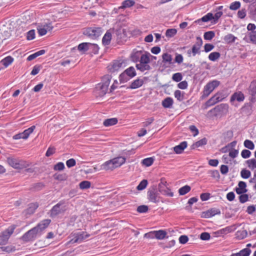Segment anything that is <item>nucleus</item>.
<instances>
[{
	"mask_svg": "<svg viewBox=\"0 0 256 256\" xmlns=\"http://www.w3.org/2000/svg\"><path fill=\"white\" fill-rule=\"evenodd\" d=\"M46 50H41L39 51H38L32 54H30L26 58V60L28 61H31L34 59H35L36 58H37L38 56H40L41 55H42L46 53Z\"/></svg>",
	"mask_w": 256,
	"mask_h": 256,
	"instance_id": "obj_40",
	"label": "nucleus"
},
{
	"mask_svg": "<svg viewBox=\"0 0 256 256\" xmlns=\"http://www.w3.org/2000/svg\"><path fill=\"white\" fill-rule=\"evenodd\" d=\"M246 162L247 164L248 167L251 170L256 168V160L255 158L247 160Z\"/></svg>",
	"mask_w": 256,
	"mask_h": 256,
	"instance_id": "obj_63",
	"label": "nucleus"
},
{
	"mask_svg": "<svg viewBox=\"0 0 256 256\" xmlns=\"http://www.w3.org/2000/svg\"><path fill=\"white\" fill-rule=\"evenodd\" d=\"M244 145L245 148L250 150H253L254 148V142L250 140H245L244 142Z\"/></svg>",
	"mask_w": 256,
	"mask_h": 256,
	"instance_id": "obj_62",
	"label": "nucleus"
},
{
	"mask_svg": "<svg viewBox=\"0 0 256 256\" xmlns=\"http://www.w3.org/2000/svg\"><path fill=\"white\" fill-rule=\"evenodd\" d=\"M18 226L16 224H12L6 229L0 233V245L6 244L10 236L13 234L14 230Z\"/></svg>",
	"mask_w": 256,
	"mask_h": 256,
	"instance_id": "obj_4",
	"label": "nucleus"
},
{
	"mask_svg": "<svg viewBox=\"0 0 256 256\" xmlns=\"http://www.w3.org/2000/svg\"><path fill=\"white\" fill-rule=\"evenodd\" d=\"M112 35L110 30H107L102 38V44L104 46L109 45L110 43Z\"/></svg>",
	"mask_w": 256,
	"mask_h": 256,
	"instance_id": "obj_31",
	"label": "nucleus"
},
{
	"mask_svg": "<svg viewBox=\"0 0 256 256\" xmlns=\"http://www.w3.org/2000/svg\"><path fill=\"white\" fill-rule=\"evenodd\" d=\"M94 89L96 90L100 91L99 93V96L102 97L107 93L108 87L106 86V85L102 82H100L96 85Z\"/></svg>",
	"mask_w": 256,
	"mask_h": 256,
	"instance_id": "obj_23",
	"label": "nucleus"
},
{
	"mask_svg": "<svg viewBox=\"0 0 256 256\" xmlns=\"http://www.w3.org/2000/svg\"><path fill=\"white\" fill-rule=\"evenodd\" d=\"M215 32L213 30L206 32L204 34V40L210 41L215 36Z\"/></svg>",
	"mask_w": 256,
	"mask_h": 256,
	"instance_id": "obj_52",
	"label": "nucleus"
},
{
	"mask_svg": "<svg viewBox=\"0 0 256 256\" xmlns=\"http://www.w3.org/2000/svg\"><path fill=\"white\" fill-rule=\"evenodd\" d=\"M164 180V178H160V182L158 186V190L162 194H164L166 192V188L168 190H171L170 188L168 186V184L166 182H164V184H163V180Z\"/></svg>",
	"mask_w": 256,
	"mask_h": 256,
	"instance_id": "obj_26",
	"label": "nucleus"
},
{
	"mask_svg": "<svg viewBox=\"0 0 256 256\" xmlns=\"http://www.w3.org/2000/svg\"><path fill=\"white\" fill-rule=\"evenodd\" d=\"M220 214V209L212 208L208 210L202 212H201L200 217L202 218H212L216 215H219Z\"/></svg>",
	"mask_w": 256,
	"mask_h": 256,
	"instance_id": "obj_13",
	"label": "nucleus"
},
{
	"mask_svg": "<svg viewBox=\"0 0 256 256\" xmlns=\"http://www.w3.org/2000/svg\"><path fill=\"white\" fill-rule=\"evenodd\" d=\"M150 54L148 52H144V53L140 56L139 62L142 63L144 67L150 62Z\"/></svg>",
	"mask_w": 256,
	"mask_h": 256,
	"instance_id": "obj_27",
	"label": "nucleus"
},
{
	"mask_svg": "<svg viewBox=\"0 0 256 256\" xmlns=\"http://www.w3.org/2000/svg\"><path fill=\"white\" fill-rule=\"evenodd\" d=\"M101 168L105 170H113L115 168L112 159L104 163L101 166Z\"/></svg>",
	"mask_w": 256,
	"mask_h": 256,
	"instance_id": "obj_39",
	"label": "nucleus"
},
{
	"mask_svg": "<svg viewBox=\"0 0 256 256\" xmlns=\"http://www.w3.org/2000/svg\"><path fill=\"white\" fill-rule=\"evenodd\" d=\"M178 30L176 28H168L166 30L165 35L167 38H172L177 34Z\"/></svg>",
	"mask_w": 256,
	"mask_h": 256,
	"instance_id": "obj_54",
	"label": "nucleus"
},
{
	"mask_svg": "<svg viewBox=\"0 0 256 256\" xmlns=\"http://www.w3.org/2000/svg\"><path fill=\"white\" fill-rule=\"evenodd\" d=\"M114 168L120 166L122 164L126 162V158L124 156H118L112 159Z\"/></svg>",
	"mask_w": 256,
	"mask_h": 256,
	"instance_id": "obj_28",
	"label": "nucleus"
},
{
	"mask_svg": "<svg viewBox=\"0 0 256 256\" xmlns=\"http://www.w3.org/2000/svg\"><path fill=\"white\" fill-rule=\"evenodd\" d=\"M217 95L218 94H215L212 96L204 104H203L202 108L204 110L207 109L208 108L220 102L219 97L217 96Z\"/></svg>",
	"mask_w": 256,
	"mask_h": 256,
	"instance_id": "obj_17",
	"label": "nucleus"
},
{
	"mask_svg": "<svg viewBox=\"0 0 256 256\" xmlns=\"http://www.w3.org/2000/svg\"><path fill=\"white\" fill-rule=\"evenodd\" d=\"M247 184L245 182L240 181L238 182V187L235 188L234 191L237 194H242V193H246L248 190L246 188Z\"/></svg>",
	"mask_w": 256,
	"mask_h": 256,
	"instance_id": "obj_20",
	"label": "nucleus"
},
{
	"mask_svg": "<svg viewBox=\"0 0 256 256\" xmlns=\"http://www.w3.org/2000/svg\"><path fill=\"white\" fill-rule=\"evenodd\" d=\"M124 73L128 76L130 78H132L136 76V72L134 66H131L126 69Z\"/></svg>",
	"mask_w": 256,
	"mask_h": 256,
	"instance_id": "obj_37",
	"label": "nucleus"
},
{
	"mask_svg": "<svg viewBox=\"0 0 256 256\" xmlns=\"http://www.w3.org/2000/svg\"><path fill=\"white\" fill-rule=\"evenodd\" d=\"M216 94H218L217 96L219 97L220 102L222 101L229 94V93L228 92V90H223L218 92Z\"/></svg>",
	"mask_w": 256,
	"mask_h": 256,
	"instance_id": "obj_50",
	"label": "nucleus"
},
{
	"mask_svg": "<svg viewBox=\"0 0 256 256\" xmlns=\"http://www.w3.org/2000/svg\"><path fill=\"white\" fill-rule=\"evenodd\" d=\"M119 80L120 84H123L128 82L131 79L128 76L124 73V72H122L119 75Z\"/></svg>",
	"mask_w": 256,
	"mask_h": 256,
	"instance_id": "obj_56",
	"label": "nucleus"
},
{
	"mask_svg": "<svg viewBox=\"0 0 256 256\" xmlns=\"http://www.w3.org/2000/svg\"><path fill=\"white\" fill-rule=\"evenodd\" d=\"M44 187L45 184L44 182H38L32 184L30 189L32 192H38L42 190Z\"/></svg>",
	"mask_w": 256,
	"mask_h": 256,
	"instance_id": "obj_33",
	"label": "nucleus"
},
{
	"mask_svg": "<svg viewBox=\"0 0 256 256\" xmlns=\"http://www.w3.org/2000/svg\"><path fill=\"white\" fill-rule=\"evenodd\" d=\"M252 250L250 248H243L238 252H236L237 256H250L251 254Z\"/></svg>",
	"mask_w": 256,
	"mask_h": 256,
	"instance_id": "obj_55",
	"label": "nucleus"
},
{
	"mask_svg": "<svg viewBox=\"0 0 256 256\" xmlns=\"http://www.w3.org/2000/svg\"><path fill=\"white\" fill-rule=\"evenodd\" d=\"M234 226H226L225 228L220 229L217 231L214 232H212V234L214 237H217L220 236H222L224 234H226L228 233L231 232L234 230L235 228Z\"/></svg>",
	"mask_w": 256,
	"mask_h": 256,
	"instance_id": "obj_16",
	"label": "nucleus"
},
{
	"mask_svg": "<svg viewBox=\"0 0 256 256\" xmlns=\"http://www.w3.org/2000/svg\"><path fill=\"white\" fill-rule=\"evenodd\" d=\"M86 232H79L72 233L71 235L73 237L69 241H68L65 244L68 246L70 244L80 243L84 240V234H85Z\"/></svg>",
	"mask_w": 256,
	"mask_h": 256,
	"instance_id": "obj_10",
	"label": "nucleus"
},
{
	"mask_svg": "<svg viewBox=\"0 0 256 256\" xmlns=\"http://www.w3.org/2000/svg\"><path fill=\"white\" fill-rule=\"evenodd\" d=\"M148 184V180L146 179H144L140 182L139 184L136 186V188L138 191L142 190L147 187Z\"/></svg>",
	"mask_w": 256,
	"mask_h": 256,
	"instance_id": "obj_51",
	"label": "nucleus"
},
{
	"mask_svg": "<svg viewBox=\"0 0 256 256\" xmlns=\"http://www.w3.org/2000/svg\"><path fill=\"white\" fill-rule=\"evenodd\" d=\"M252 104L251 102H246L240 108V112L247 116L250 115L252 112Z\"/></svg>",
	"mask_w": 256,
	"mask_h": 256,
	"instance_id": "obj_25",
	"label": "nucleus"
},
{
	"mask_svg": "<svg viewBox=\"0 0 256 256\" xmlns=\"http://www.w3.org/2000/svg\"><path fill=\"white\" fill-rule=\"evenodd\" d=\"M118 119L116 118H109L104 120L103 122L104 126L108 127L112 126H114L118 124Z\"/></svg>",
	"mask_w": 256,
	"mask_h": 256,
	"instance_id": "obj_34",
	"label": "nucleus"
},
{
	"mask_svg": "<svg viewBox=\"0 0 256 256\" xmlns=\"http://www.w3.org/2000/svg\"><path fill=\"white\" fill-rule=\"evenodd\" d=\"M90 42H82L77 46V50L82 54H85L90 49Z\"/></svg>",
	"mask_w": 256,
	"mask_h": 256,
	"instance_id": "obj_30",
	"label": "nucleus"
},
{
	"mask_svg": "<svg viewBox=\"0 0 256 256\" xmlns=\"http://www.w3.org/2000/svg\"><path fill=\"white\" fill-rule=\"evenodd\" d=\"M143 50H137L134 49L130 54V58L134 62H137L140 60V57L143 54Z\"/></svg>",
	"mask_w": 256,
	"mask_h": 256,
	"instance_id": "obj_24",
	"label": "nucleus"
},
{
	"mask_svg": "<svg viewBox=\"0 0 256 256\" xmlns=\"http://www.w3.org/2000/svg\"><path fill=\"white\" fill-rule=\"evenodd\" d=\"M53 178L56 180L62 182L68 179V176L66 173L62 174L56 173L53 175Z\"/></svg>",
	"mask_w": 256,
	"mask_h": 256,
	"instance_id": "obj_48",
	"label": "nucleus"
},
{
	"mask_svg": "<svg viewBox=\"0 0 256 256\" xmlns=\"http://www.w3.org/2000/svg\"><path fill=\"white\" fill-rule=\"evenodd\" d=\"M112 78V76L111 75L108 74H106L102 78V82L107 87H108Z\"/></svg>",
	"mask_w": 256,
	"mask_h": 256,
	"instance_id": "obj_59",
	"label": "nucleus"
},
{
	"mask_svg": "<svg viewBox=\"0 0 256 256\" xmlns=\"http://www.w3.org/2000/svg\"><path fill=\"white\" fill-rule=\"evenodd\" d=\"M92 183L88 180H82L79 183V188L82 190L88 189L91 187Z\"/></svg>",
	"mask_w": 256,
	"mask_h": 256,
	"instance_id": "obj_44",
	"label": "nucleus"
},
{
	"mask_svg": "<svg viewBox=\"0 0 256 256\" xmlns=\"http://www.w3.org/2000/svg\"><path fill=\"white\" fill-rule=\"evenodd\" d=\"M174 104V100L171 97H166L162 102V105L164 108H170Z\"/></svg>",
	"mask_w": 256,
	"mask_h": 256,
	"instance_id": "obj_32",
	"label": "nucleus"
},
{
	"mask_svg": "<svg viewBox=\"0 0 256 256\" xmlns=\"http://www.w3.org/2000/svg\"><path fill=\"white\" fill-rule=\"evenodd\" d=\"M51 222V220L44 219L41 220L38 224L34 226L38 230L39 235L42 234V232L47 228Z\"/></svg>",
	"mask_w": 256,
	"mask_h": 256,
	"instance_id": "obj_15",
	"label": "nucleus"
},
{
	"mask_svg": "<svg viewBox=\"0 0 256 256\" xmlns=\"http://www.w3.org/2000/svg\"><path fill=\"white\" fill-rule=\"evenodd\" d=\"M0 250L2 252H4L7 253H10L16 251V248L15 246L12 245H10L7 246H0Z\"/></svg>",
	"mask_w": 256,
	"mask_h": 256,
	"instance_id": "obj_49",
	"label": "nucleus"
},
{
	"mask_svg": "<svg viewBox=\"0 0 256 256\" xmlns=\"http://www.w3.org/2000/svg\"><path fill=\"white\" fill-rule=\"evenodd\" d=\"M135 1L134 0H125L122 3L121 6L119 8L122 9H126V8H130L135 4Z\"/></svg>",
	"mask_w": 256,
	"mask_h": 256,
	"instance_id": "obj_36",
	"label": "nucleus"
},
{
	"mask_svg": "<svg viewBox=\"0 0 256 256\" xmlns=\"http://www.w3.org/2000/svg\"><path fill=\"white\" fill-rule=\"evenodd\" d=\"M36 126H32L30 128L24 130L23 132H20L18 134L14 135L12 136V138L14 140H19L20 138L26 140L28 138L30 135L33 132Z\"/></svg>",
	"mask_w": 256,
	"mask_h": 256,
	"instance_id": "obj_11",
	"label": "nucleus"
},
{
	"mask_svg": "<svg viewBox=\"0 0 256 256\" xmlns=\"http://www.w3.org/2000/svg\"><path fill=\"white\" fill-rule=\"evenodd\" d=\"M14 60V58L12 56H9L3 58L0 62L2 64L4 65V67L6 68L11 64Z\"/></svg>",
	"mask_w": 256,
	"mask_h": 256,
	"instance_id": "obj_41",
	"label": "nucleus"
},
{
	"mask_svg": "<svg viewBox=\"0 0 256 256\" xmlns=\"http://www.w3.org/2000/svg\"><path fill=\"white\" fill-rule=\"evenodd\" d=\"M188 146V142L186 141H183L180 143L179 144L173 148V150L176 154H182L184 149Z\"/></svg>",
	"mask_w": 256,
	"mask_h": 256,
	"instance_id": "obj_21",
	"label": "nucleus"
},
{
	"mask_svg": "<svg viewBox=\"0 0 256 256\" xmlns=\"http://www.w3.org/2000/svg\"><path fill=\"white\" fill-rule=\"evenodd\" d=\"M154 231V238L158 240H162L168 238V232L166 230H159Z\"/></svg>",
	"mask_w": 256,
	"mask_h": 256,
	"instance_id": "obj_22",
	"label": "nucleus"
},
{
	"mask_svg": "<svg viewBox=\"0 0 256 256\" xmlns=\"http://www.w3.org/2000/svg\"><path fill=\"white\" fill-rule=\"evenodd\" d=\"M155 160L154 157H149L143 159L141 162V164L143 166H145L146 167H149L151 166L154 162Z\"/></svg>",
	"mask_w": 256,
	"mask_h": 256,
	"instance_id": "obj_35",
	"label": "nucleus"
},
{
	"mask_svg": "<svg viewBox=\"0 0 256 256\" xmlns=\"http://www.w3.org/2000/svg\"><path fill=\"white\" fill-rule=\"evenodd\" d=\"M224 141L228 142L230 141L234 136L233 131L232 130H228L222 134Z\"/></svg>",
	"mask_w": 256,
	"mask_h": 256,
	"instance_id": "obj_46",
	"label": "nucleus"
},
{
	"mask_svg": "<svg viewBox=\"0 0 256 256\" xmlns=\"http://www.w3.org/2000/svg\"><path fill=\"white\" fill-rule=\"evenodd\" d=\"M65 204L66 201L64 200H61L54 205L50 210V216L54 218L58 214L64 213L66 210V206H63Z\"/></svg>",
	"mask_w": 256,
	"mask_h": 256,
	"instance_id": "obj_5",
	"label": "nucleus"
},
{
	"mask_svg": "<svg viewBox=\"0 0 256 256\" xmlns=\"http://www.w3.org/2000/svg\"><path fill=\"white\" fill-rule=\"evenodd\" d=\"M6 161L10 166L16 169L21 170L28 166V162L14 158H8Z\"/></svg>",
	"mask_w": 256,
	"mask_h": 256,
	"instance_id": "obj_8",
	"label": "nucleus"
},
{
	"mask_svg": "<svg viewBox=\"0 0 256 256\" xmlns=\"http://www.w3.org/2000/svg\"><path fill=\"white\" fill-rule=\"evenodd\" d=\"M102 32L103 30L101 27H86L82 30V34L92 40H97Z\"/></svg>",
	"mask_w": 256,
	"mask_h": 256,
	"instance_id": "obj_1",
	"label": "nucleus"
},
{
	"mask_svg": "<svg viewBox=\"0 0 256 256\" xmlns=\"http://www.w3.org/2000/svg\"><path fill=\"white\" fill-rule=\"evenodd\" d=\"M122 63L123 62L121 60H114L107 66L108 72L110 73L118 72L122 66Z\"/></svg>",
	"mask_w": 256,
	"mask_h": 256,
	"instance_id": "obj_12",
	"label": "nucleus"
},
{
	"mask_svg": "<svg viewBox=\"0 0 256 256\" xmlns=\"http://www.w3.org/2000/svg\"><path fill=\"white\" fill-rule=\"evenodd\" d=\"M243 40L247 43L256 45V32H246L243 38Z\"/></svg>",
	"mask_w": 256,
	"mask_h": 256,
	"instance_id": "obj_19",
	"label": "nucleus"
},
{
	"mask_svg": "<svg viewBox=\"0 0 256 256\" xmlns=\"http://www.w3.org/2000/svg\"><path fill=\"white\" fill-rule=\"evenodd\" d=\"M214 14L212 12H208L202 18V22H207L210 21H213Z\"/></svg>",
	"mask_w": 256,
	"mask_h": 256,
	"instance_id": "obj_60",
	"label": "nucleus"
},
{
	"mask_svg": "<svg viewBox=\"0 0 256 256\" xmlns=\"http://www.w3.org/2000/svg\"><path fill=\"white\" fill-rule=\"evenodd\" d=\"M148 210V206L144 204L140 205L136 208L137 212L140 214L146 213Z\"/></svg>",
	"mask_w": 256,
	"mask_h": 256,
	"instance_id": "obj_58",
	"label": "nucleus"
},
{
	"mask_svg": "<svg viewBox=\"0 0 256 256\" xmlns=\"http://www.w3.org/2000/svg\"><path fill=\"white\" fill-rule=\"evenodd\" d=\"M236 39L237 38L231 34L226 35L224 38V40L228 44L234 42Z\"/></svg>",
	"mask_w": 256,
	"mask_h": 256,
	"instance_id": "obj_38",
	"label": "nucleus"
},
{
	"mask_svg": "<svg viewBox=\"0 0 256 256\" xmlns=\"http://www.w3.org/2000/svg\"><path fill=\"white\" fill-rule=\"evenodd\" d=\"M38 207V204L36 202L30 204L28 208L25 210L26 214L29 215L34 214Z\"/></svg>",
	"mask_w": 256,
	"mask_h": 256,
	"instance_id": "obj_29",
	"label": "nucleus"
},
{
	"mask_svg": "<svg viewBox=\"0 0 256 256\" xmlns=\"http://www.w3.org/2000/svg\"><path fill=\"white\" fill-rule=\"evenodd\" d=\"M147 79L148 78L146 77H144V80L138 78L134 80L130 86L127 87V88L132 90L138 88L142 86L144 84V80H147Z\"/></svg>",
	"mask_w": 256,
	"mask_h": 256,
	"instance_id": "obj_18",
	"label": "nucleus"
},
{
	"mask_svg": "<svg viewBox=\"0 0 256 256\" xmlns=\"http://www.w3.org/2000/svg\"><path fill=\"white\" fill-rule=\"evenodd\" d=\"M229 106L227 104H220L210 110L207 114L210 116L217 117L220 115L226 114L228 112Z\"/></svg>",
	"mask_w": 256,
	"mask_h": 256,
	"instance_id": "obj_3",
	"label": "nucleus"
},
{
	"mask_svg": "<svg viewBox=\"0 0 256 256\" xmlns=\"http://www.w3.org/2000/svg\"><path fill=\"white\" fill-rule=\"evenodd\" d=\"M162 62L166 64L168 63L169 64H172L173 62H172V58L171 54H169L168 52L164 53L162 55Z\"/></svg>",
	"mask_w": 256,
	"mask_h": 256,
	"instance_id": "obj_42",
	"label": "nucleus"
},
{
	"mask_svg": "<svg viewBox=\"0 0 256 256\" xmlns=\"http://www.w3.org/2000/svg\"><path fill=\"white\" fill-rule=\"evenodd\" d=\"M190 190V186L188 185H185L178 189V193L180 196H184L189 192Z\"/></svg>",
	"mask_w": 256,
	"mask_h": 256,
	"instance_id": "obj_43",
	"label": "nucleus"
},
{
	"mask_svg": "<svg viewBox=\"0 0 256 256\" xmlns=\"http://www.w3.org/2000/svg\"><path fill=\"white\" fill-rule=\"evenodd\" d=\"M220 84V81L216 80H210L208 82L204 88L202 95L200 96V99L203 100L208 97Z\"/></svg>",
	"mask_w": 256,
	"mask_h": 256,
	"instance_id": "obj_2",
	"label": "nucleus"
},
{
	"mask_svg": "<svg viewBox=\"0 0 256 256\" xmlns=\"http://www.w3.org/2000/svg\"><path fill=\"white\" fill-rule=\"evenodd\" d=\"M220 54L218 52H214L210 54L208 56L209 60L212 62H216L220 57Z\"/></svg>",
	"mask_w": 256,
	"mask_h": 256,
	"instance_id": "obj_45",
	"label": "nucleus"
},
{
	"mask_svg": "<svg viewBox=\"0 0 256 256\" xmlns=\"http://www.w3.org/2000/svg\"><path fill=\"white\" fill-rule=\"evenodd\" d=\"M240 176L244 179L248 178L251 176V172L246 168H243L240 172Z\"/></svg>",
	"mask_w": 256,
	"mask_h": 256,
	"instance_id": "obj_61",
	"label": "nucleus"
},
{
	"mask_svg": "<svg viewBox=\"0 0 256 256\" xmlns=\"http://www.w3.org/2000/svg\"><path fill=\"white\" fill-rule=\"evenodd\" d=\"M196 42L192 46L191 49L193 52V56H194L196 54H200L201 52L200 48L202 45L203 42L200 36L196 37Z\"/></svg>",
	"mask_w": 256,
	"mask_h": 256,
	"instance_id": "obj_14",
	"label": "nucleus"
},
{
	"mask_svg": "<svg viewBox=\"0 0 256 256\" xmlns=\"http://www.w3.org/2000/svg\"><path fill=\"white\" fill-rule=\"evenodd\" d=\"M239 196L238 200L241 204H244L249 200V195L246 193H242L238 194Z\"/></svg>",
	"mask_w": 256,
	"mask_h": 256,
	"instance_id": "obj_57",
	"label": "nucleus"
},
{
	"mask_svg": "<svg viewBox=\"0 0 256 256\" xmlns=\"http://www.w3.org/2000/svg\"><path fill=\"white\" fill-rule=\"evenodd\" d=\"M241 6V4L239 1H235L232 2L229 6V8L232 10H238Z\"/></svg>",
	"mask_w": 256,
	"mask_h": 256,
	"instance_id": "obj_64",
	"label": "nucleus"
},
{
	"mask_svg": "<svg viewBox=\"0 0 256 256\" xmlns=\"http://www.w3.org/2000/svg\"><path fill=\"white\" fill-rule=\"evenodd\" d=\"M244 98L245 96L242 92H236L232 94L230 102L232 105L234 106L235 107H238V104H235V102L236 101L238 102H244Z\"/></svg>",
	"mask_w": 256,
	"mask_h": 256,
	"instance_id": "obj_9",
	"label": "nucleus"
},
{
	"mask_svg": "<svg viewBox=\"0 0 256 256\" xmlns=\"http://www.w3.org/2000/svg\"><path fill=\"white\" fill-rule=\"evenodd\" d=\"M198 201V198L196 196L192 197L190 198L187 204H188L185 207V208L186 210H192V206L195 202H197Z\"/></svg>",
	"mask_w": 256,
	"mask_h": 256,
	"instance_id": "obj_53",
	"label": "nucleus"
},
{
	"mask_svg": "<svg viewBox=\"0 0 256 256\" xmlns=\"http://www.w3.org/2000/svg\"><path fill=\"white\" fill-rule=\"evenodd\" d=\"M247 236L248 232L246 230H238L236 233V238L239 240H243Z\"/></svg>",
	"mask_w": 256,
	"mask_h": 256,
	"instance_id": "obj_47",
	"label": "nucleus"
},
{
	"mask_svg": "<svg viewBox=\"0 0 256 256\" xmlns=\"http://www.w3.org/2000/svg\"><path fill=\"white\" fill-rule=\"evenodd\" d=\"M147 194L148 199L149 201L156 204L160 202V196H158L157 185L153 184L148 189Z\"/></svg>",
	"mask_w": 256,
	"mask_h": 256,
	"instance_id": "obj_7",
	"label": "nucleus"
},
{
	"mask_svg": "<svg viewBox=\"0 0 256 256\" xmlns=\"http://www.w3.org/2000/svg\"><path fill=\"white\" fill-rule=\"evenodd\" d=\"M38 235H39L38 230L34 227L24 233L20 240L25 243L32 242L36 240Z\"/></svg>",
	"mask_w": 256,
	"mask_h": 256,
	"instance_id": "obj_6",
	"label": "nucleus"
}]
</instances>
